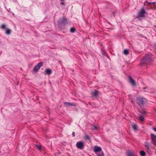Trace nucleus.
<instances>
[{
  "mask_svg": "<svg viewBox=\"0 0 156 156\" xmlns=\"http://www.w3.org/2000/svg\"><path fill=\"white\" fill-rule=\"evenodd\" d=\"M124 54L125 55H127L129 53V51L127 49H125L123 51Z\"/></svg>",
  "mask_w": 156,
  "mask_h": 156,
  "instance_id": "obj_22",
  "label": "nucleus"
},
{
  "mask_svg": "<svg viewBox=\"0 0 156 156\" xmlns=\"http://www.w3.org/2000/svg\"><path fill=\"white\" fill-rule=\"evenodd\" d=\"M1 28H2V29H6V28L5 25L4 24H3L2 25V26L1 27Z\"/></svg>",
  "mask_w": 156,
  "mask_h": 156,
  "instance_id": "obj_27",
  "label": "nucleus"
},
{
  "mask_svg": "<svg viewBox=\"0 0 156 156\" xmlns=\"http://www.w3.org/2000/svg\"><path fill=\"white\" fill-rule=\"evenodd\" d=\"M115 12H112V15L115 16Z\"/></svg>",
  "mask_w": 156,
  "mask_h": 156,
  "instance_id": "obj_30",
  "label": "nucleus"
},
{
  "mask_svg": "<svg viewBox=\"0 0 156 156\" xmlns=\"http://www.w3.org/2000/svg\"><path fill=\"white\" fill-rule=\"evenodd\" d=\"M154 46L155 47V48L156 49V43L154 44Z\"/></svg>",
  "mask_w": 156,
  "mask_h": 156,
  "instance_id": "obj_33",
  "label": "nucleus"
},
{
  "mask_svg": "<svg viewBox=\"0 0 156 156\" xmlns=\"http://www.w3.org/2000/svg\"><path fill=\"white\" fill-rule=\"evenodd\" d=\"M97 155L98 156H105L103 152L102 151L97 153Z\"/></svg>",
  "mask_w": 156,
  "mask_h": 156,
  "instance_id": "obj_14",
  "label": "nucleus"
},
{
  "mask_svg": "<svg viewBox=\"0 0 156 156\" xmlns=\"http://www.w3.org/2000/svg\"><path fill=\"white\" fill-rule=\"evenodd\" d=\"M84 139L86 140H89L90 139V137L88 135L85 134Z\"/></svg>",
  "mask_w": 156,
  "mask_h": 156,
  "instance_id": "obj_17",
  "label": "nucleus"
},
{
  "mask_svg": "<svg viewBox=\"0 0 156 156\" xmlns=\"http://www.w3.org/2000/svg\"><path fill=\"white\" fill-rule=\"evenodd\" d=\"M43 62H41L38 63L37 65L34 66V68L33 69V71L34 72H37L38 71V70L40 69L41 67L43 66Z\"/></svg>",
  "mask_w": 156,
  "mask_h": 156,
  "instance_id": "obj_5",
  "label": "nucleus"
},
{
  "mask_svg": "<svg viewBox=\"0 0 156 156\" xmlns=\"http://www.w3.org/2000/svg\"><path fill=\"white\" fill-rule=\"evenodd\" d=\"M139 112L142 115H145L147 113V112L143 110H141L139 111Z\"/></svg>",
  "mask_w": 156,
  "mask_h": 156,
  "instance_id": "obj_16",
  "label": "nucleus"
},
{
  "mask_svg": "<svg viewBox=\"0 0 156 156\" xmlns=\"http://www.w3.org/2000/svg\"><path fill=\"white\" fill-rule=\"evenodd\" d=\"M154 57L151 53L145 55L141 59L140 64L141 65H151L154 60Z\"/></svg>",
  "mask_w": 156,
  "mask_h": 156,
  "instance_id": "obj_1",
  "label": "nucleus"
},
{
  "mask_svg": "<svg viewBox=\"0 0 156 156\" xmlns=\"http://www.w3.org/2000/svg\"><path fill=\"white\" fill-rule=\"evenodd\" d=\"M140 154L141 156H145L146 155L145 152L144 151H140Z\"/></svg>",
  "mask_w": 156,
  "mask_h": 156,
  "instance_id": "obj_19",
  "label": "nucleus"
},
{
  "mask_svg": "<svg viewBox=\"0 0 156 156\" xmlns=\"http://www.w3.org/2000/svg\"><path fill=\"white\" fill-rule=\"evenodd\" d=\"M128 78L129 79V82L131 85L133 86H136V84L132 77L131 76H128Z\"/></svg>",
  "mask_w": 156,
  "mask_h": 156,
  "instance_id": "obj_7",
  "label": "nucleus"
},
{
  "mask_svg": "<svg viewBox=\"0 0 156 156\" xmlns=\"http://www.w3.org/2000/svg\"><path fill=\"white\" fill-rule=\"evenodd\" d=\"M153 129L156 132V127H154L153 128Z\"/></svg>",
  "mask_w": 156,
  "mask_h": 156,
  "instance_id": "obj_31",
  "label": "nucleus"
},
{
  "mask_svg": "<svg viewBox=\"0 0 156 156\" xmlns=\"http://www.w3.org/2000/svg\"><path fill=\"white\" fill-rule=\"evenodd\" d=\"M99 94V92L97 90H95V91L93 93V95L94 97H97Z\"/></svg>",
  "mask_w": 156,
  "mask_h": 156,
  "instance_id": "obj_13",
  "label": "nucleus"
},
{
  "mask_svg": "<svg viewBox=\"0 0 156 156\" xmlns=\"http://www.w3.org/2000/svg\"><path fill=\"white\" fill-rule=\"evenodd\" d=\"M67 23V19L65 17H63L62 19H59L58 21L59 26L65 25Z\"/></svg>",
  "mask_w": 156,
  "mask_h": 156,
  "instance_id": "obj_4",
  "label": "nucleus"
},
{
  "mask_svg": "<svg viewBox=\"0 0 156 156\" xmlns=\"http://www.w3.org/2000/svg\"><path fill=\"white\" fill-rule=\"evenodd\" d=\"M146 13L144 8L143 7L141 9L137 14L136 18L138 19L139 17L145 18V14Z\"/></svg>",
  "mask_w": 156,
  "mask_h": 156,
  "instance_id": "obj_3",
  "label": "nucleus"
},
{
  "mask_svg": "<svg viewBox=\"0 0 156 156\" xmlns=\"http://www.w3.org/2000/svg\"><path fill=\"white\" fill-rule=\"evenodd\" d=\"M36 147L39 149L40 151L41 150V145H39L38 144L36 145Z\"/></svg>",
  "mask_w": 156,
  "mask_h": 156,
  "instance_id": "obj_25",
  "label": "nucleus"
},
{
  "mask_svg": "<svg viewBox=\"0 0 156 156\" xmlns=\"http://www.w3.org/2000/svg\"><path fill=\"white\" fill-rule=\"evenodd\" d=\"M145 145L147 147L148 150H149L150 149V145H149L147 142H146L145 143Z\"/></svg>",
  "mask_w": 156,
  "mask_h": 156,
  "instance_id": "obj_18",
  "label": "nucleus"
},
{
  "mask_svg": "<svg viewBox=\"0 0 156 156\" xmlns=\"http://www.w3.org/2000/svg\"><path fill=\"white\" fill-rule=\"evenodd\" d=\"M126 154L127 156H134V154L132 153V152L129 150L127 151Z\"/></svg>",
  "mask_w": 156,
  "mask_h": 156,
  "instance_id": "obj_12",
  "label": "nucleus"
},
{
  "mask_svg": "<svg viewBox=\"0 0 156 156\" xmlns=\"http://www.w3.org/2000/svg\"><path fill=\"white\" fill-rule=\"evenodd\" d=\"M63 103L65 106L66 107L70 106H75L76 105V104L75 103H71L67 102H64Z\"/></svg>",
  "mask_w": 156,
  "mask_h": 156,
  "instance_id": "obj_9",
  "label": "nucleus"
},
{
  "mask_svg": "<svg viewBox=\"0 0 156 156\" xmlns=\"http://www.w3.org/2000/svg\"><path fill=\"white\" fill-rule=\"evenodd\" d=\"M72 135V136L73 137H74L75 136L74 132H73Z\"/></svg>",
  "mask_w": 156,
  "mask_h": 156,
  "instance_id": "obj_29",
  "label": "nucleus"
},
{
  "mask_svg": "<svg viewBox=\"0 0 156 156\" xmlns=\"http://www.w3.org/2000/svg\"><path fill=\"white\" fill-rule=\"evenodd\" d=\"M145 2L147 3V5H149L151 6L153 4V5H154L156 4V2H149L148 1H146Z\"/></svg>",
  "mask_w": 156,
  "mask_h": 156,
  "instance_id": "obj_15",
  "label": "nucleus"
},
{
  "mask_svg": "<svg viewBox=\"0 0 156 156\" xmlns=\"http://www.w3.org/2000/svg\"><path fill=\"white\" fill-rule=\"evenodd\" d=\"M97 127L96 126H93L92 129L93 130H96L97 129Z\"/></svg>",
  "mask_w": 156,
  "mask_h": 156,
  "instance_id": "obj_26",
  "label": "nucleus"
},
{
  "mask_svg": "<svg viewBox=\"0 0 156 156\" xmlns=\"http://www.w3.org/2000/svg\"><path fill=\"white\" fill-rule=\"evenodd\" d=\"M61 1L62 2H61V4L63 5H65V3L64 2V0H61Z\"/></svg>",
  "mask_w": 156,
  "mask_h": 156,
  "instance_id": "obj_28",
  "label": "nucleus"
},
{
  "mask_svg": "<svg viewBox=\"0 0 156 156\" xmlns=\"http://www.w3.org/2000/svg\"><path fill=\"white\" fill-rule=\"evenodd\" d=\"M76 30V29L74 27H72L70 29V31L71 33H74Z\"/></svg>",
  "mask_w": 156,
  "mask_h": 156,
  "instance_id": "obj_23",
  "label": "nucleus"
},
{
  "mask_svg": "<svg viewBox=\"0 0 156 156\" xmlns=\"http://www.w3.org/2000/svg\"><path fill=\"white\" fill-rule=\"evenodd\" d=\"M139 118L141 122L144 121L145 119L144 117L142 116L141 115H140V116L139 117Z\"/></svg>",
  "mask_w": 156,
  "mask_h": 156,
  "instance_id": "obj_20",
  "label": "nucleus"
},
{
  "mask_svg": "<svg viewBox=\"0 0 156 156\" xmlns=\"http://www.w3.org/2000/svg\"><path fill=\"white\" fill-rule=\"evenodd\" d=\"M6 34H9L11 32V30L8 28L6 29Z\"/></svg>",
  "mask_w": 156,
  "mask_h": 156,
  "instance_id": "obj_21",
  "label": "nucleus"
},
{
  "mask_svg": "<svg viewBox=\"0 0 156 156\" xmlns=\"http://www.w3.org/2000/svg\"><path fill=\"white\" fill-rule=\"evenodd\" d=\"M101 151V148L99 147L95 146V147L94 149V151L96 152H98Z\"/></svg>",
  "mask_w": 156,
  "mask_h": 156,
  "instance_id": "obj_10",
  "label": "nucleus"
},
{
  "mask_svg": "<svg viewBox=\"0 0 156 156\" xmlns=\"http://www.w3.org/2000/svg\"><path fill=\"white\" fill-rule=\"evenodd\" d=\"M151 138L152 143L154 145H156V136L153 134H151Z\"/></svg>",
  "mask_w": 156,
  "mask_h": 156,
  "instance_id": "obj_8",
  "label": "nucleus"
},
{
  "mask_svg": "<svg viewBox=\"0 0 156 156\" xmlns=\"http://www.w3.org/2000/svg\"><path fill=\"white\" fill-rule=\"evenodd\" d=\"M133 128L134 130H137V125L136 124H133Z\"/></svg>",
  "mask_w": 156,
  "mask_h": 156,
  "instance_id": "obj_24",
  "label": "nucleus"
},
{
  "mask_svg": "<svg viewBox=\"0 0 156 156\" xmlns=\"http://www.w3.org/2000/svg\"><path fill=\"white\" fill-rule=\"evenodd\" d=\"M76 146L78 149H83L84 148V144L81 141L78 142L76 144Z\"/></svg>",
  "mask_w": 156,
  "mask_h": 156,
  "instance_id": "obj_6",
  "label": "nucleus"
},
{
  "mask_svg": "<svg viewBox=\"0 0 156 156\" xmlns=\"http://www.w3.org/2000/svg\"><path fill=\"white\" fill-rule=\"evenodd\" d=\"M88 104L90 105H92V103L91 102H88Z\"/></svg>",
  "mask_w": 156,
  "mask_h": 156,
  "instance_id": "obj_32",
  "label": "nucleus"
},
{
  "mask_svg": "<svg viewBox=\"0 0 156 156\" xmlns=\"http://www.w3.org/2000/svg\"><path fill=\"white\" fill-rule=\"evenodd\" d=\"M136 103L141 108H142L144 105L147 102V100L145 98L137 97L136 98Z\"/></svg>",
  "mask_w": 156,
  "mask_h": 156,
  "instance_id": "obj_2",
  "label": "nucleus"
},
{
  "mask_svg": "<svg viewBox=\"0 0 156 156\" xmlns=\"http://www.w3.org/2000/svg\"><path fill=\"white\" fill-rule=\"evenodd\" d=\"M45 74L48 75H50L52 73L51 70L49 69H46L45 70Z\"/></svg>",
  "mask_w": 156,
  "mask_h": 156,
  "instance_id": "obj_11",
  "label": "nucleus"
},
{
  "mask_svg": "<svg viewBox=\"0 0 156 156\" xmlns=\"http://www.w3.org/2000/svg\"><path fill=\"white\" fill-rule=\"evenodd\" d=\"M146 88H147V87H143V89H146Z\"/></svg>",
  "mask_w": 156,
  "mask_h": 156,
  "instance_id": "obj_34",
  "label": "nucleus"
}]
</instances>
